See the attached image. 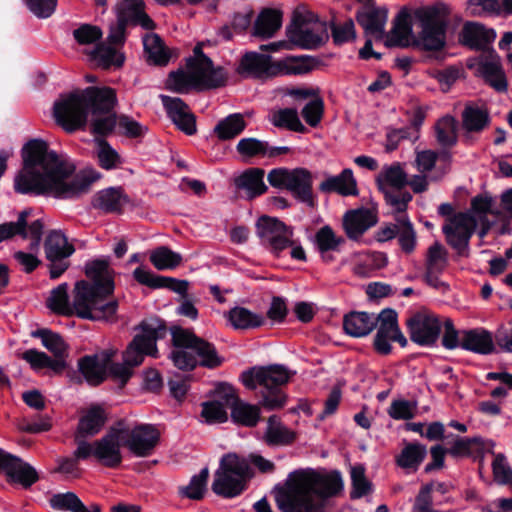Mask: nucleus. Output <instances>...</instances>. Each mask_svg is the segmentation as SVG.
<instances>
[{
	"label": "nucleus",
	"mask_w": 512,
	"mask_h": 512,
	"mask_svg": "<svg viewBox=\"0 0 512 512\" xmlns=\"http://www.w3.org/2000/svg\"><path fill=\"white\" fill-rule=\"evenodd\" d=\"M22 168L14 179L15 192L74 199L86 193L102 174L85 168L75 174V165L64 155L49 148L40 138L28 140L21 149Z\"/></svg>",
	"instance_id": "1"
},
{
	"label": "nucleus",
	"mask_w": 512,
	"mask_h": 512,
	"mask_svg": "<svg viewBox=\"0 0 512 512\" xmlns=\"http://www.w3.org/2000/svg\"><path fill=\"white\" fill-rule=\"evenodd\" d=\"M107 259H95L85 265L89 281H77L73 304L69 303L68 284L62 283L51 291L47 307L58 315L74 316L87 320H104L112 317L118 307L115 300H107L113 294V271Z\"/></svg>",
	"instance_id": "2"
},
{
	"label": "nucleus",
	"mask_w": 512,
	"mask_h": 512,
	"mask_svg": "<svg viewBox=\"0 0 512 512\" xmlns=\"http://www.w3.org/2000/svg\"><path fill=\"white\" fill-rule=\"evenodd\" d=\"M343 487L339 473L321 475L314 471H299L290 475L286 487L276 496L282 512H323L324 500L336 495Z\"/></svg>",
	"instance_id": "3"
},
{
	"label": "nucleus",
	"mask_w": 512,
	"mask_h": 512,
	"mask_svg": "<svg viewBox=\"0 0 512 512\" xmlns=\"http://www.w3.org/2000/svg\"><path fill=\"white\" fill-rule=\"evenodd\" d=\"M113 100L114 90L110 87L89 86L74 90L61 95L54 103L53 116L66 132L73 133L86 127L89 114L107 110Z\"/></svg>",
	"instance_id": "4"
},
{
	"label": "nucleus",
	"mask_w": 512,
	"mask_h": 512,
	"mask_svg": "<svg viewBox=\"0 0 512 512\" xmlns=\"http://www.w3.org/2000/svg\"><path fill=\"white\" fill-rule=\"evenodd\" d=\"M295 375L281 364L254 366L241 373L240 380L249 390L260 388V405L267 410H277L285 406L287 395L282 390Z\"/></svg>",
	"instance_id": "5"
},
{
	"label": "nucleus",
	"mask_w": 512,
	"mask_h": 512,
	"mask_svg": "<svg viewBox=\"0 0 512 512\" xmlns=\"http://www.w3.org/2000/svg\"><path fill=\"white\" fill-rule=\"evenodd\" d=\"M451 8L442 2L420 8L416 11L421 31L417 45L420 49L432 52L431 58L443 61L446 53V33L450 22Z\"/></svg>",
	"instance_id": "6"
},
{
	"label": "nucleus",
	"mask_w": 512,
	"mask_h": 512,
	"mask_svg": "<svg viewBox=\"0 0 512 512\" xmlns=\"http://www.w3.org/2000/svg\"><path fill=\"white\" fill-rule=\"evenodd\" d=\"M116 21L110 24L106 42H99L89 52L90 61L102 69L120 67L125 62V54L119 53L126 41L128 28V0H120L115 8Z\"/></svg>",
	"instance_id": "7"
},
{
	"label": "nucleus",
	"mask_w": 512,
	"mask_h": 512,
	"mask_svg": "<svg viewBox=\"0 0 512 512\" xmlns=\"http://www.w3.org/2000/svg\"><path fill=\"white\" fill-rule=\"evenodd\" d=\"M252 476L248 459L230 453L222 457L211 488L219 496L233 498L246 489L247 481Z\"/></svg>",
	"instance_id": "8"
},
{
	"label": "nucleus",
	"mask_w": 512,
	"mask_h": 512,
	"mask_svg": "<svg viewBox=\"0 0 512 512\" xmlns=\"http://www.w3.org/2000/svg\"><path fill=\"white\" fill-rule=\"evenodd\" d=\"M269 184L277 189L290 192L295 200L314 209L317 196L313 191V175L306 168H274L267 175Z\"/></svg>",
	"instance_id": "9"
},
{
	"label": "nucleus",
	"mask_w": 512,
	"mask_h": 512,
	"mask_svg": "<svg viewBox=\"0 0 512 512\" xmlns=\"http://www.w3.org/2000/svg\"><path fill=\"white\" fill-rule=\"evenodd\" d=\"M286 34L292 46L310 50L321 47L329 38L326 24L303 8L294 11Z\"/></svg>",
	"instance_id": "10"
},
{
	"label": "nucleus",
	"mask_w": 512,
	"mask_h": 512,
	"mask_svg": "<svg viewBox=\"0 0 512 512\" xmlns=\"http://www.w3.org/2000/svg\"><path fill=\"white\" fill-rule=\"evenodd\" d=\"M138 331L130 342V369L141 365L145 356L158 357L157 340L165 337L167 328L159 318L143 320L134 328Z\"/></svg>",
	"instance_id": "11"
},
{
	"label": "nucleus",
	"mask_w": 512,
	"mask_h": 512,
	"mask_svg": "<svg viewBox=\"0 0 512 512\" xmlns=\"http://www.w3.org/2000/svg\"><path fill=\"white\" fill-rule=\"evenodd\" d=\"M227 80L224 71H216L212 75L187 64V70L178 69L169 73L166 88L175 93L185 94L192 89L217 88Z\"/></svg>",
	"instance_id": "12"
},
{
	"label": "nucleus",
	"mask_w": 512,
	"mask_h": 512,
	"mask_svg": "<svg viewBox=\"0 0 512 512\" xmlns=\"http://www.w3.org/2000/svg\"><path fill=\"white\" fill-rule=\"evenodd\" d=\"M94 457L102 465L116 468L122 461L121 447L128 446V427L124 421L110 427L105 436L94 442Z\"/></svg>",
	"instance_id": "13"
},
{
	"label": "nucleus",
	"mask_w": 512,
	"mask_h": 512,
	"mask_svg": "<svg viewBox=\"0 0 512 512\" xmlns=\"http://www.w3.org/2000/svg\"><path fill=\"white\" fill-rule=\"evenodd\" d=\"M256 233L262 245L276 256L293 245L292 228L274 217L261 216L256 222Z\"/></svg>",
	"instance_id": "14"
},
{
	"label": "nucleus",
	"mask_w": 512,
	"mask_h": 512,
	"mask_svg": "<svg viewBox=\"0 0 512 512\" xmlns=\"http://www.w3.org/2000/svg\"><path fill=\"white\" fill-rule=\"evenodd\" d=\"M378 329L373 346L380 355H388L392 351L391 342H398L401 347L407 346V339L401 332L395 310L383 309L377 316Z\"/></svg>",
	"instance_id": "15"
},
{
	"label": "nucleus",
	"mask_w": 512,
	"mask_h": 512,
	"mask_svg": "<svg viewBox=\"0 0 512 512\" xmlns=\"http://www.w3.org/2000/svg\"><path fill=\"white\" fill-rule=\"evenodd\" d=\"M476 220L468 213L459 212L448 218L442 227L447 243L458 255L467 256L470 238L476 229Z\"/></svg>",
	"instance_id": "16"
},
{
	"label": "nucleus",
	"mask_w": 512,
	"mask_h": 512,
	"mask_svg": "<svg viewBox=\"0 0 512 512\" xmlns=\"http://www.w3.org/2000/svg\"><path fill=\"white\" fill-rule=\"evenodd\" d=\"M174 338L178 345L192 347V351L198 360V365L214 369L223 363V358L218 355L214 344L196 336L188 329H177Z\"/></svg>",
	"instance_id": "17"
},
{
	"label": "nucleus",
	"mask_w": 512,
	"mask_h": 512,
	"mask_svg": "<svg viewBox=\"0 0 512 512\" xmlns=\"http://www.w3.org/2000/svg\"><path fill=\"white\" fill-rule=\"evenodd\" d=\"M410 339L422 346L433 345L440 334L441 323L435 314L417 312L406 322Z\"/></svg>",
	"instance_id": "18"
},
{
	"label": "nucleus",
	"mask_w": 512,
	"mask_h": 512,
	"mask_svg": "<svg viewBox=\"0 0 512 512\" xmlns=\"http://www.w3.org/2000/svg\"><path fill=\"white\" fill-rule=\"evenodd\" d=\"M377 222L378 212L376 208L361 207L347 211L343 216L342 226L350 240L358 241Z\"/></svg>",
	"instance_id": "19"
},
{
	"label": "nucleus",
	"mask_w": 512,
	"mask_h": 512,
	"mask_svg": "<svg viewBox=\"0 0 512 512\" xmlns=\"http://www.w3.org/2000/svg\"><path fill=\"white\" fill-rule=\"evenodd\" d=\"M225 404L231 408V417L237 424L255 427L260 419V408L257 405L242 402L233 387L223 386L220 391Z\"/></svg>",
	"instance_id": "20"
},
{
	"label": "nucleus",
	"mask_w": 512,
	"mask_h": 512,
	"mask_svg": "<svg viewBox=\"0 0 512 512\" xmlns=\"http://www.w3.org/2000/svg\"><path fill=\"white\" fill-rule=\"evenodd\" d=\"M388 11L384 7H377L372 3H362L356 11V20L364 29L366 35L382 39L385 33Z\"/></svg>",
	"instance_id": "21"
},
{
	"label": "nucleus",
	"mask_w": 512,
	"mask_h": 512,
	"mask_svg": "<svg viewBox=\"0 0 512 512\" xmlns=\"http://www.w3.org/2000/svg\"><path fill=\"white\" fill-rule=\"evenodd\" d=\"M160 99L168 117L178 129L187 135L197 132L196 117L181 98L160 95Z\"/></svg>",
	"instance_id": "22"
},
{
	"label": "nucleus",
	"mask_w": 512,
	"mask_h": 512,
	"mask_svg": "<svg viewBox=\"0 0 512 512\" xmlns=\"http://www.w3.org/2000/svg\"><path fill=\"white\" fill-rule=\"evenodd\" d=\"M0 473L5 474L8 483L19 484L25 489L39 480L38 472L33 466L11 453L7 456Z\"/></svg>",
	"instance_id": "23"
},
{
	"label": "nucleus",
	"mask_w": 512,
	"mask_h": 512,
	"mask_svg": "<svg viewBox=\"0 0 512 512\" xmlns=\"http://www.w3.org/2000/svg\"><path fill=\"white\" fill-rule=\"evenodd\" d=\"M160 440V431L153 424H137L130 429V453L150 456Z\"/></svg>",
	"instance_id": "24"
},
{
	"label": "nucleus",
	"mask_w": 512,
	"mask_h": 512,
	"mask_svg": "<svg viewBox=\"0 0 512 512\" xmlns=\"http://www.w3.org/2000/svg\"><path fill=\"white\" fill-rule=\"evenodd\" d=\"M109 354L105 350L99 354L85 355L78 359V372L93 387L101 385L107 379Z\"/></svg>",
	"instance_id": "25"
},
{
	"label": "nucleus",
	"mask_w": 512,
	"mask_h": 512,
	"mask_svg": "<svg viewBox=\"0 0 512 512\" xmlns=\"http://www.w3.org/2000/svg\"><path fill=\"white\" fill-rule=\"evenodd\" d=\"M135 280L151 289H169L181 296H186L189 282L187 280H179L173 277L157 275L150 270L138 267L133 272Z\"/></svg>",
	"instance_id": "26"
},
{
	"label": "nucleus",
	"mask_w": 512,
	"mask_h": 512,
	"mask_svg": "<svg viewBox=\"0 0 512 512\" xmlns=\"http://www.w3.org/2000/svg\"><path fill=\"white\" fill-rule=\"evenodd\" d=\"M126 200L124 188L108 187L96 192L91 198V207L103 214H123Z\"/></svg>",
	"instance_id": "27"
},
{
	"label": "nucleus",
	"mask_w": 512,
	"mask_h": 512,
	"mask_svg": "<svg viewBox=\"0 0 512 512\" xmlns=\"http://www.w3.org/2000/svg\"><path fill=\"white\" fill-rule=\"evenodd\" d=\"M495 38L493 29L477 22H466L459 33V42L474 50H485Z\"/></svg>",
	"instance_id": "28"
},
{
	"label": "nucleus",
	"mask_w": 512,
	"mask_h": 512,
	"mask_svg": "<svg viewBox=\"0 0 512 512\" xmlns=\"http://www.w3.org/2000/svg\"><path fill=\"white\" fill-rule=\"evenodd\" d=\"M275 62L271 57L257 52H247L243 55L237 69L241 75H249L257 78L275 76Z\"/></svg>",
	"instance_id": "29"
},
{
	"label": "nucleus",
	"mask_w": 512,
	"mask_h": 512,
	"mask_svg": "<svg viewBox=\"0 0 512 512\" xmlns=\"http://www.w3.org/2000/svg\"><path fill=\"white\" fill-rule=\"evenodd\" d=\"M322 193H337L341 196H357L359 191L353 171L344 169L339 175L328 176L319 184Z\"/></svg>",
	"instance_id": "30"
},
{
	"label": "nucleus",
	"mask_w": 512,
	"mask_h": 512,
	"mask_svg": "<svg viewBox=\"0 0 512 512\" xmlns=\"http://www.w3.org/2000/svg\"><path fill=\"white\" fill-rule=\"evenodd\" d=\"M296 440V433L288 428L277 415L267 419L263 441L270 447L289 446Z\"/></svg>",
	"instance_id": "31"
},
{
	"label": "nucleus",
	"mask_w": 512,
	"mask_h": 512,
	"mask_svg": "<svg viewBox=\"0 0 512 512\" xmlns=\"http://www.w3.org/2000/svg\"><path fill=\"white\" fill-rule=\"evenodd\" d=\"M107 421L105 410L98 404H92L79 418L75 434L82 438L97 435Z\"/></svg>",
	"instance_id": "32"
},
{
	"label": "nucleus",
	"mask_w": 512,
	"mask_h": 512,
	"mask_svg": "<svg viewBox=\"0 0 512 512\" xmlns=\"http://www.w3.org/2000/svg\"><path fill=\"white\" fill-rule=\"evenodd\" d=\"M460 347L482 355H487L494 351L491 333L481 328L461 331Z\"/></svg>",
	"instance_id": "33"
},
{
	"label": "nucleus",
	"mask_w": 512,
	"mask_h": 512,
	"mask_svg": "<svg viewBox=\"0 0 512 512\" xmlns=\"http://www.w3.org/2000/svg\"><path fill=\"white\" fill-rule=\"evenodd\" d=\"M282 12L277 9L265 8L257 18L251 30V35L260 39H269L281 28Z\"/></svg>",
	"instance_id": "34"
},
{
	"label": "nucleus",
	"mask_w": 512,
	"mask_h": 512,
	"mask_svg": "<svg viewBox=\"0 0 512 512\" xmlns=\"http://www.w3.org/2000/svg\"><path fill=\"white\" fill-rule=\"evenodd\" d=\"M44 251L48 261L64 260L75 252V247L62 231L50 230L44 241Z\"/></svg>",
	"instance_id": "35"
},
{
	"label": "nucleus",
	"mask_w": 512,
	"mask_h": 512,
	"mask_svg": "<svg viewBox=\"0 0 512 512\" xmlns=\"http://www.w3.org/2000/svg\"><path fill=\"white\" fill-rule=\"evenodd\" d=\"M265 171L262 168H249L238 176L234 183L237 189L244 190L248 199L256 198L267 191L264 183Z\"/></svg>",
	"instance_id": "36"
},
{
	"label": "nucleus",
	"mask_w": 512,
	"mask_h": 512,
	"mask_svg": "<svg viewBox=\"0 0 512 512\" xmlns=\"http://www.w3.org/2000/svg\"><path fill=\"white\" fill-rule=\"evenodd\" d=\"M376 316L374 313L352 311L344 316V331L352 337L366 336L377 326Z\"/></svg>",
	"instance_id": "37"
},
{
	"label": "nucleus",
	"mask_w": 512,
	"mask_h": 512,
	"mask_svg": "<svg viewBox=\"0 0 512 512\" xmlns=\"http://www.w3.org/2000/svg\"><path fill=\"white\" fill-rule=\"evenodd\" d=\"M319 64L312 56H290L275 62L274 70L277 75H302L309 73Z\"/></svg>",
	"instance_id": "38"
},
{
	"label": "nucleus",
	"mask_w": 512,
	"mask_h": 512,
	"mask_svg": "<svg viewBox=\"0 0 512 512\" xmlns=\"http://www.w3.org/2000/svg\"><path fill=\"white\" fill-rule=\"evenodd\" d=\"M225 317L234 329L250 330L261 327L265 323V318L261 314L252 312L251 310L236 306L230 309Z\"/></svg>",
	"instance_id": "39"
},
{
	"label": "nucleus",
	"mask_w": 512,
	"mask_h": 512,
	"mask_svg": "<svg viewBox=\"0 0 512 512\" xmlns=\"http://www.w3.org/2000/svg\"><path fill=\"white\" fill-rule=\"evenodd\" d=\"M462 128L467 133H479L483 131L490 122L487 109L475 104H467L461 114Z\"/></svg>",
	"instance_id": "40"
},
{
	"label": "nucleus",
	"mask_w": 512,
	"mask_h": 512,
	"mask_svg": "<svg viewBox=\"0 0 512 512\" xmlns=\"http://www.w3.org/2000/svg\"><path fill=\"white\" fill-rule=\"evenodd\" d=\"M344 243L345 239L342 236H337L328 225L321 227L315 234L316 247L325 262L332 261L333 257L328 253L339 250Z\"/></svg>",
	"instance_id": "41"
},
{
	"label": "nucleus",
	"mask_w": 512,
	"mask_h": 512,
	"mask_svg": "<svg viewBox=\"0 0 512 512\" xmlns=\"http://www.w3.org/2000/svg\"><path fill=\"white\" fill-rule=\"evenodd\" d=\"M247 124L241 113H233L221 119L213 129V133L221 141L234 139L240 135Z\"/></svg>",
	"instance_id": "42"
},
{
	"label": "nucleus",
	"mask_w": 512,
	"mask_h": 512,
	"mask_svg": "<svg viewBox=\"0 0 512 512\" xmlns=\"http://www.w3.org/2000/svg\"><path fill=\"white\" fill-rule=\"evenodd\" d=\"M182 327L174 326L171 328L173 350L169 354V358L174 366L183 371H191L198 365L197 357L192 351V347L178 345L174 338V332Z\"/></svg>",
	"instance_id": "43"
},
{
	"label": "nucleus",
	"mask_w": 512,
	"mask_h": 512,
	"mask_svg": "<svg viewBox=\"0 0 512 512\" xmlns=\"http://www.w3.org/2000/svg\"><path fill=\"white\" fill-rule=\"evenodd\" d=\"M379 190L386 186L390 189H403L408 184V175L404 171L403 166L399 162H395L383 168L377 177Z\"/></svg>",
	"instance_id": "44"
},
{
	"label": "nucleus",
	"mask_w": 512,
	"mask_h": 512,
	"mask_svg": "<svg viewBox=\"0 0 512 512\" xmlns=\"http://www.w3.org/2000/svg\"><path fill=\"white\" fill-rule=\"evenodd\" d=\"M116 93L114 92V100L107 110L98 111L95 114H91L90 130L91 133L96 136H107L110 134L117 122L116 114L113 112V108L116 104Z\"/></svg>",
	"instance_id": "45"
},
{
	"label": "nucleus",
	"mask_w": 512,
	"mask_h": 512,
	"mask_svg": "<svg viewBox=\"0 0 512 512\" xmlns=\"http://www.w3.org/2000/svg\"><path fill=\"white\" fill-rule=\"evenodd\" d=\"M144 50L148 61L158 66H165L170 60L168 48L157 34H146L143 37Z\"/></svg>",
	"instance_id": "46"
},
{
	"label": "nucleus",
	"mask_w": 512,
	"mask_h": 512,
	"mask_svg": "<svg viewBox=\"0 0 512 512\" xmlns=\"http://www.w3.org/2000/svg\"><path fill=\"white\" fill-rule=\"evenodd\" d=\"M427 454L426 447L420 443H408L396 457V463L403 469L416 471Z\"/></svg>",
	"instance_id": "47"
},
{
	"label": "nucleus",
	"mask_w": 512,
	"mask_h": 512,
	"mask_svg": "<svg viewBox=\"0 0 512 512\" xmlns=\"http://www.w3.org/2000/svg\"><path fill=\"white\" fill-rule=\"evenodd\" d=\"M435 136L438 144L444 148L453 147L457 143V121L446 115L435 124Z\"/></svg>",
	"instance_id": "48"
},
{
	"label": "nucleus",
	"mask_w": 512,
	"mask_h": 512,
	"mask_svg": "<svg viewBox=\"0 0 512 512\" xmlns=\"http://www.w3.org/2000/svg\"><path fill=\"white\" fill-rule=\"evenodd\" d=\"M32 335L36 338H40L42 345L50 351L54 357L68 356L69 346L64 341L62 336L58 333L51 331L50 329L41 328L37 329Z\"/></svg>",
	"instance_id": "49"
},
{
	"label": "nucleus",
	"mask_w": 512,
	"mask_h": 512,
	"mask_svg": "<svg viewBox=\"0 0 512 512\" xmlns=\"http://www.w3.org/2000/svg\"><path fill=\"white\" fill-rule=\"evenodd\" d=\"M398 222L397 239L401 250L406 254L414 252L417 245L416 231L407 215H400L396 218Z\"/></svg>",
	"instance_id": "50"
},
{
	"label": "nucleus",
	"mask_w": 512,
	"mask_h": 512,
	"mask_svg": "<svg viewBox=\"0 0 512 512\" xmlns=\"http://www.w3.org/2000/svg\"><path fill=\"white\" fill-rule=\"evenodd\" d=\"M150 262L157 270H172L181 264L182 256L166 246H160L151 252Z\"/></svg>",
	"instance_id": "51"
},
{
	"label": "nucleus",
	"mask_w": 512,
	"mask_h": 512,
	"mask_svg": "<svg viewBox=\"0 0 512 512\" xmlns=\"http://www.w3.org/2000/svg\"><path fill=\"white\" fill-rule=\"evenodd\" d=\"M383 195L385 202L392 208L393 213L395 214L394 219L399 218L400 215H407L406 210L408 203L412 200V195L408 191H403V189H390L389 187H382L380 190Z\"/></svg>",
	"instance_id": "52"
},
{
	"label": "nucleus",
	"mask_w": 512,
	"mask_h": 512,
	"mask_svg": "<svg viewBox=\"0 0 512 512\" xmlns=\"http://www.w3.org/2000/svg\"><path fill=\"white\" fill-rule=\"evenodd\" d=\"M485 82L497 92H506L508 88L507 79L503 69L497 62H485L480 67Z\"/></svg>",
	"instance_id": "53"
},
{
	"label": "nucleus",
	"mask_w": 512,
	"mask_h": 512,
	"mask_svg": "<svg viewBox=\"0 0 512 512\" xmlns=\"http://www.w3.org/2000/svg\"><path fill=\"white\" fill-rule=\"evenodd\" d=\"M271 122L275 127L304 133L306 127L301 123L297 110L293 108L280 109L273 113Z\"/></svg>",
	"instance_id": "54"
},
{
	"label": "nucleus",
	"mask_w": 512,
	"mask_h": 512,
	"mask_svg": "<svg viewBox=\"0 0 512 512\" xmlns=\"http://www.w3.org/2000/svg\"><path fill=\"white\" fill-rule=\"evenodd\" d=\"M53 509L70 512H88V508L74 492L57 493L50 499Z\"/></svg>",
	"instance_id": "55"
},
{
	"label": "nucleus",
	"mask_w": 512,
	"mask_h": 512,
	"mask_svg": "<svg viewBox=\"0 0 512 512\" xmlns=\"http://www.w3.org/2000/svg\"><path fill=\"white\" fill-rule=\"evenodd\" d=\"M448 265L447 250L438 242L428 248L426 255V272L443 273Z\"/></svg>",
	"instance_id": "56"
},
{
	"label": "nucleus",
	"mask_w": 512,
	"mask_h": 512,
	"mask_svg": "<svg viewBox=\"0 0 512 512\" xmlns=\"http://www.w3.org/2000/svg\"><path fill=\"white\" fill-rule=\"evenodd\" d=\"M412 27L408 15L399 14L394 21V25L388 35V42L393 46H407Z\"/></svg>",
	"instance_id": "57"
},
{
	"label": "nucleus",
	"mask_w": 512,
	"mask_h": 512,
	"mask_svg": "<svg viewBox=\"0 0 512 512\" xmlns=\"http://www.w3.org/2000/svg\"><path fill=\"white\" fill-rule=\"evenodd\" d=\"M351 485L350 491L351 499H359L372 491V483L366 478L365 467L363 465H355L350 470Z\"/></svg>",
	"instance_id": "58"
},
{
	"label": "nucleus",
	"mask_w": 512,
	"mask_h": 512,
	"mask_svg": "<svg viewBox=\"0 0 512 512\" xmlns=\"http://www.w3.org/2000/svg\"><path fill=\"white\" fill-rule=\"evenodd\" d=\"M105 351L109 354L107 378L110 376L113 380L119 381L120 388H123L128 383V347L122 352V363L113 361L115 351Z\"/></svg>",
	"instance_id": "59"
},
{
	"label": "nucleus",
	"mask_w": 512,
	"mask_h": 512,
	"mask_svg": "<svg viewBox=\"0 0 512 512\" xmlns=\"http://www.w3.org/2000/svg\"><path fill=\"white\" fill-rule=\"evenodd\" d=\"M96 143L97 150L95 153L99 166L105 170L117 168L121 161L116 150L103 138H97Z\"/></svg>",
	"instance_id": "60"
},
{
	"label": "nucleus",
	"mask_w": 512,
	"mask_h": 512,
	"mask_svg": "<svg viewBox=\"0 0 512 512\" xmlns=\"http://www.w3.org/2000/svg\"><path fill=\"white\" fill-rule=\"evenodd\" d=\"M236 150L241 156L246 158L267 157L269 144L257 138H242L238 142Z\"/></svg>",
	"instance_id": "61"
},
{
	"label": "nucleus",
	"mask_w": 512,
	"mask_h": 512,
	"mask_svg": "<svg viewBox=\"0 0 512 512\" xmlns=\"http://www.w3.org/2000/svg\"><path fill=\"white\" fill-rule=\"evenodd\" d=\"M208 477L209 470L207 467H205L200 471L199 474L194 475L191 478L190 483L181 490L182 494L193 500L202 499L206 490Z\"/></svg>",
	"instance_id": "62"
},
{
	"label": "nucleus",
	"mask_w": 512,
	"mask_h": 512,
	"mask_svg": "<svg viewBox=\"0 0 512 512\" xmlns=\"http://www.w3.org/2000/svg\"><path fill=\"white\" fill-rule=\"evenodd\" d=\"M73 37L79 45H90L101 42L103 31L99 26L84 23L73 30Z\"/></svg>",
	"instance_id": "63"
},
{
	"label": "nucleus",
	"mask_w": 512,
	"mask_h": 512,
	"mask_svg": "<svg viewBox=\"0 0 512 512\" xmlns=\"http://www.w3.org/2000/svg\"><path fill=\"white\" fill-rule=\"evenodd\" d=\"M143 0H130V26H141L145 30H153L154 21L144 11Z\"/></svg>",
	"instance_id": "64"
}]
</instances>
